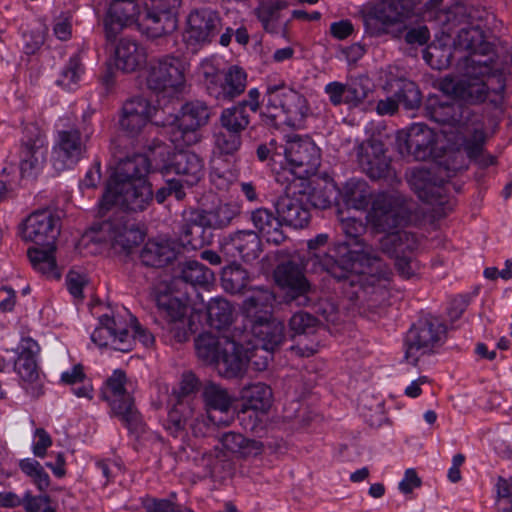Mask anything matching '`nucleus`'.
Wrapping results in <instances>:
<instances>
[{
  "instance_id": "1",
  "label": "nucleus",
  "mask_w": 512,
  "mask_h": 512,
  "mask_svg": "<svg viewBox=\"0 0 512 512\" xmlns=\"http://www.w3.org/2000/svg\"><path fill=\"white\" fill-rule=\"evenodd\" d=\"M345 241L333 245L330 253L315 252L314 265L319 266L344 286L353 289L351 299L366 302L369 308L382 304L388 295V285L393 275L390 267L378 252L361 239L365 224L355 217L341 219Z\"/></svg>"
},
{
  "instance_id": "4",
  "label": "nucleus",
  "mask_w": 512,
  "mask_h": 512,
  "mask_svg": "<svg viewBox=\"0 0 512 512\" xmlns=\"http://www.w3.org/2000/svg\"><path fill=\"white\" fill-rule=\"evenodd\" d=\"M150 167L143 154L119 160L100 201L101 211H108L113 205L130 212L145 210L153 199L152 187L146 179Z\"/></svg>"
},
{
  "instance_id": "27",
  "label": "nucleus",
  "mask_w": 512,
  "mask_h": 512,
  "mask_svg": "<svg viewBox=\"0 0 512 512\" xmlns=\"http://www.w3.org/2000/svg\"><path fill=\"white\" fill-rule=\"evenodd\" d=\"M95 239L109 243L113 248L128 251L143 240V233L134 225H128L123 217H115L95 225Z\"/></svg>"
},
{
  "instance_id": "53",
  "label": "nucleus",
  "mask_w": 512,
  "mask_h": 512,
  "mask_svg": "<svg viewBox=\"0 0 512 512\" xmlns=\"http://www.w3.org/2000/svg\"><path fill=\"white\" fill-rule=\"evenodd\" d=\"M399 104L407 110H413L421 104V92L417 85L409 80H401L398 86V90L395 93Z\"/></svg>"
},
{
  "instance_id": "49",
  "label": "nucleus",
  "mask_w": 512,
  "mask_h": 512,
  "mask_svg": "<svg viewBox=\"0 0 512 512\" xmlns=\"http://www.w3.org/2000/svg\"><path fill=\"white\" fill-rule=\"evenodd\" d=\"M181 279L192 286L207 287L214 280V273L198 261H187L181 270Z\"/></svg>"
},
{
  "instance_id": "11",
  "label": "nucleus",
  "mask_w": 512,
  "mask_h": 512,
  "mask_svg": "<svg viewBox=\"0 0 512 512\" xmlns=\"http://www.w3.org/2000/svg\"><path fill=\"white\" fill-rule=\"evenodd\" d=\"M211 111L201 100L182 105L172 122L164 126L165 133L175 147L191 146L201 140V128L209 122Z\"/></svg>"
},
{
  "instance_id": "59",
  "label": "nucleus",
  "mask_w": 512,
  "mask_h": 512,
  "mask_svg": "<svg viewBox=\"0 0 512 512\" xmlns=\"http://www.w3.org/2000/svg\"><path fill=\"white\" fill-rule=\"evenodd\" d=\"M20 171L22 177L32 173V139L23 140L20 149Z\"/></svg>"
},
{
  "instance_id": "47",
  "label": "nucleus",
  "mask_w": 512,
  "mask_h": 512,
  "mask_svg": "<svg viewBox=\"0 0 512 512\" xmlns=\"http://www.w3.org/2000/svg\"><path fill=\"white\" fill-rule=\"evenodd\" d=\"M425 62L433 69L442 70L452 64L453 53L449 44L433 42L423 52Z\"/></svg>"
},
{
  "instance_id": "7",
  "label": "nucleus",
  "mask_w": 512,
  "mask_h": 512,
  "mask_svg": "<svg viewBox=\"0 0 512 512\" xmlns=\"http://www.w3.org/2000/svg\"><path fill=\"white\" fill-rule=\"evenodd\" d=\"M60 219L49 210L34 212V271L49 280H59L61 268L56 261Z\"/></svg>"
},
{
  "instance_id": "12",
  "label": "nucleus",
  "mask_w": 512,
  "mask_h": 512,
  "mask_svg": "<svg viewBox=\"0 0 512 512\" xmlns=\"http://www.w3.org/2000/svg\"><path fill=\"white\" fill-rule=\"evenodd\" d=\"M187 65L183 59L171 54L150 63L146 77L147 87L164 96L174 97L186 88Z\"/></svg>"
},
{
  "instance_id": "42",
  "label": "nucleus",
  "mask_w": 512,
  "mask_h": 512,
  "mask_svg": "<svg viewBox=\"0 0 512 512\" xmlns=\"http://www.w3.org/2000/svg\"><path fill=\"white\" fill-rule=\"evenodd\" d=\"M250 116L251 112L247 110V105L238 103L221 112V126L227 131L241 134L250 124Z\"/></svg>"
},
{
  "instance_id": "6",
  "label": "nucleus",
  "mask_w": 512,
  "mask_h": 512,
  "mask_svg": "<svg viewBox=\"0 0 512 512\" xmlns=\"http://www.w3.org/2000/svg\"><path fill=\"white\" fill-rule=\"evenodd\" d=\"M275 296L269 289H254L243 302V311L252 322L253 344L274 351L284 340V324L270 319Z\"/></svg>"
},
{
  "instance_id": "64",
  "label": "nucleus",
  "mask_w": 512,
  "mask_h": 512,
  "mask_svg": "<svg viewBox=\"0 0 512 512\" xmlns=\"http://www.w3.org/2000/svg\"><path fill=\"white\" fill-rule=\"evenodd\" d=\"M141 504L146 512H170L173 507L172 502L164 498L145 496L141 498Z\"/></svg>"
},
{
  "instance_id": "30",
  "label": "nucleus",
  "mask_w": 512,
  "mask_h": 512,
  "mask_svg": "<svg viewBox=\"0 0 512 512\" xmlns=\"http://www.w3.org/2000/svg\"><path fill=\"white\" fill-rule=\"evenodd\" d=\"M146 48L131 38H121L114 47L113 61L115 69L124 73H133L142 69L147 62Z\"/></svg>"
},
{
  "instance_id": "14",
  "label": "nucleus",
  "mask_w": 512,
  "mask_h": 512,
  "mask_svg": "<svg viewBox=\"0 0 512 512\" xmlns=\"http://www.w3.org/2000/svg\"><path fill=\"white\" fill-rule=\"evenodd\" d=\"M265 98L267 112L272 118L284 115V122L294 125L295 121L302 120L306 115L305 98L282 79L273 76L267 78Z\"/></svg>"
},
{
  "instance_id": "36",
  "label": "nucleus",
  "mask_w": 512,
  "mask_h": 512,
  "mask_svg": "<svg viewBox=\"0 0 512 512\" xmlns=\"http://www.w3.org/2000/svg\"><path fill=\"white\" fill-rule=\"evenodd\" d=\"M178 250L174 242L165 239L148 240L140 253L142 263L150 267H164L177 256Z\"/></svg>"
},
{
  "instance_id": "40",
  "label": "nucleus",
  "mask_w": 512,
  "mask_h": 512,
  "mask_svg": "<svg viewBox=\"0 0 512 512\" xmlns=\"http://www.w3.org/2000/svg\"><path fill=\"white\" fill-rule=\"evenodd\" d=\"M341 193L346 205L355 210L367 209L373 194L368 183L357 178L348 180Z\"/></svg>"
},
{
  "instance_id": "24",
  "label": "nucleus",
  "mask_w": 512,
  "mask_h": 512,
  "mask_svg": "<svg viewBox=\"0 0 512 512\" xmlns=\"http://www.w3.org/2000/svg\"><path fill=\"white\" fill-rule=\"evenodd\" d=\"M274 279L284 291L288 302H296L299 306L309 304L308 294L312 287L306 278L305 267L300 260L290 259L278 264L274 270Z\"/></svg>"
},
{
  "instance_id": "34",
  "label": "nucleus",
  "mask_w": 512,
  "mask_h": 512,
  "mask_svg": "<svg viewBox=\"0 0 512 512\" xmlns=\"http://www.w3.org/2000/svg\"><path fill=\"white\" fill-rule=\"evenodd\" d=\"M366 33L380 36L386 33L387 27L401 22L404 17L381 2L379 5L365 6L361 11Z\"/></svg>"
},
{
  "instance_id": "19",
  "label": "nucleus",
  "mask_w": 512,
  "mask_h": 512,
  "mask_svg": "<svg viewBox=\"0 0 512 512\" xmlns=\"http://www.w3.org/2000/svg\"><path fill=\"white\" fill-rule=\"evenodd\" d=\"M157 323L163 330L181 343L188 339L192 325L187 319L189 310L188 298H181L171 292L156 296Z\"/></svg>"
},
{
  "instance_id": "21",
  "label": "nucleus",
  "mask_w": 512,
  "mask_h": 512,
  "mask_svg": "<svg viewBox=\"0 0 512 512\" xmlns=\"http://www.w3.org/2000/svg\"><path fill=\"white\" fill-rule=\"evenodd\" d=\"M202 398L208 421L200 422L198 418L195 419L191 428L196 436L206 434L208 422L214 425H229L232 419L230 411L235 400L225 387L213 382L204 385Z\"/></svg>"
},
{
  "instance_id": "13",
  "label": "nucleus",
  "mask_w": 512,
  "mask_h": 512,
  "mask_svg": "<svg viewBox=\"0 0 512 512\" xmlns=\"http://www.w3.org/2000/svg\"><path fill=\"white\" fill-rule=\"evenodd\" d=\"M126 374L122 370H114L105 381L101 396L111 407L113 413L118 416L129 431L140 433L144 424L140 413L134 405V400L126 388Z\"/></svg>"
},
{
  "instance_id": "22",
  "label": "nucleus",
  "mask_w": 512,
  "mask_h": 512,
  "mask_svg": "<svg viewBox=\"0 0 512 512\" xmlns=\"http://www.w3.org/2000/svg\"><path fill=\"white\" fill-rule=\"evenodd\" d=\"M439 135L426 124L413 123L396 135V149L404 158L425 161L437 156Z\"/></svg>"
},
{
  "instance_id": "39",
  "label": "nucleus",
  "mask_w": 512,
  "mask_h": 512,
  "mask_svg": "<svg viewBox=\"0 0 512 512\" xmlns=\"http://www.w3.org/2000/svg\"><path fill=\"white\" fill-rule=\"evenodd\" d=\"M60 382L63 385L70 386L71 393L78 398L92 400L94 397L92 382L87 377L84 367L81 364H76L62 372Z\"/></svg>"
},
{
  "instance_id": "33",
  "label": "nucleus",
  "mask_w": 512,
  "mask_h": 512,
  "mask_svg": "<svg viewBox=\"0 0 512 512\" xmlns=\"http://www.w3.org/2000/svg\"><path fill=\"white\" fill-rule=\"evenodd\" d=\"M290 329L297 335L310 336L316 331L318 326V319L307 312H297L292 315L289 321ZM313 339L310 343H307L305 339H300L296 346L292 347L298 355L303 357H309L318 352L320 346V340L318 335H312Z\"/></svg>"
},
{
  "instance_id": "16",
  "label": "nucleus",
  "mask_w": 512,
  "mask_h": 512,
  "mask_svg": "<svg viewBox=\"0 0 512 512\" xmlns=\"http://www.w3.org/2000/svg\"><path fill=\"white\" fill-rule=\"evenodd\" d=\"M180 0H147L138 16L137 29L147 38L155 39L177 28Z\"/></svg>"
},
{
  "instance_id": "57",
  "label": "nucleus",
  "mask_w": 512,
  "mask_h": 512,
  "mask_svg": "<svg viewBox=\"0 0 512 512\" xmlns=\"http://www.w3.org/2000/svg\"><path fill=\"white\" fill-rule=\"evenodd\" d=\"M220 59L217 57H209L202 60L199 66V74L203 76L207 92L209 93V85L216 84L219 80L220 74Z\"/></svg>"
},
{
  "instance_id": "56",
  "label": "nucleus",
  "mask_w": 512,
  "mask_h": 512,
  "mask_svg": "<svg viewBox=\"0 0 512 512\" xmlns=\"http://www.w3.org/2000/svg\"><path fill=\"white\" fill-rule=\"evenodd\" d=\"M215 144L222 153L233 154L241 146V134L224 129L215 135Z\"/></svg>"
},
{
  "instance_id": "51",
  "label": "nucleus",
  "mask_w": 512,
  "mask_h": 512,
  "mask_svg": "<svg viewBox=\"0 0 512 512\" xmlns=\"http://www.w3.org/2000/svg\"><path fill=\"white\" fill-rule=\"evenodd\" d=\"M223 288L230 293H240L248 283V272L239 264L225 267L221 274Z\"/></svg>"
},
{
  "instance_id": "26",
  "label": "nucleus",
  "mask_w": 512,
  "mask_h": 512,
  "mask_svg": "<svg viewBox=\"0 0 512 512\" xmlns=\"http://www.w3.org/2000/svg\"><path fill=\"white\" fill-rule=\"evenodd\" d=\"M91 340L98 347H110L121 352H128L133 347V338L120 318L107 314L99 318V325L91 334Z\"/></svg>"
},
{
  "instance_id": "50",
  "label": "nucleus",
  "mask_w": 512,
  "mask_h": 512,
  "mask_svg": "<svg viewBox=\"0 0 512 512\" xmlns=\"http://www.w3.org/2000/svg\"><path fill=\"white\" fill-rule=\"evenodd\" d=\"M32 344L30 338H23L19 345V355L14 363V369L26 384H22L23 388L29 390L32 386Z\"/></svg>"
},
{
  "instance_id": "46",
  "label": "nucleus",
  "mask_w": 512,
  "mask_h": 512,
  "mask_svg": "<svg viewBox=\"0 0 512 512\" xmlns=\"http://www.w3.org/2000/svg\"><path fill=\"white\" fill-rule=\"evenodd\" d=\"M272 352L273 351L260 347L258 344H252L251 347H247L244 350L242 344L238 343L237 355L245 359L243 372L239 376L245 372L248 364L256 371L265 370L272 359Z\"/></svg>"
},
{
  "instance_id": "29",
  "label": "nucleus",
  "mask_w": 512,
  "mask_h": 512,
  "mask_svg": "<svg viewBox=\"0 0 512 512\" xmlns=\"http://www.w3.org/2000/svg\"><path fill=\"white\" fill-rule=\"evenodd\" d=\"M358 163L361 170L371 179H386L395 176L381 141L371 140L362 144L358 152Z\"/></svg>"
},
{
  "instance_id": "17",
  "label": "nucleus",
  "mask_w": 512,
  "mask_h": 512,
  "mask_svg": "<svg viewBox=\"0 0 512 512\" xmlns=\"http://www.w3.org/2000/svg\"><path fill=\"white\" fill-rule=\"evenodd\" d=\"M221 28L222 20L216 10L209 7L194 8L186 18L183 42L189 51L197 53L214 41Z\"/></svg>"
},
{
  "instance_id": "15",
  "label": "nucleus",
  "mask_w": 512,
  "mask_h": 512,
  "mask_svg": "<svg viewBox=\"0 0 512 512\" xmlns=\"http://www.w3.org/2000/svg\"><path fill=\"white\" fill-rule=\"evenodd\" d=\"M240 410L238 418L246 431L263 429V421L272 403L273 392L269 385L255 382L244 385L239 391Z\"/></svg>"
},
{
  "instance_id": "32",
  "label": "nucleus",
  "mask_w": 512,
  "mask_h": 512,
  "mask_svg": "<svg viewBox=\"0 0 512 512\" xmlns=\"http://www.w3.org/2000/svg\"><path fill=\"white\" fill-rule=\"evenodd\" d=\"M155 112L156 107L147 99L143 97L132 98L126 101L123 106L120 126L129 134L135 135L146 126Z\"/></svg>"
},
{
  "instance_id": "61",
  "label": "nucleus",
  "mask_w": 512,
  "mask_h": 512,
  "mask_svg": "<svg viewBox=\"0 0 512 512\" xmlns=\"http://www.w3.org/2000/svg\"><path fill=\"white\" fill-rule=\"evenodd\" d=\"M470 303L469 295H457L453 297L448 305L447 313L451 320L459 319Z\"/></svg>"
},
{
  "instance_id": "38",
  "label": "nucleus",
  "mask_w": 512,
  "mask_h": 512,
  "mask_svg": "<svg viewBox=\"0 0 512 512\" xmlns=\"http://www.w3.org/2000/svg\"><path fill=\"white\" fill-rule=\"evenodd\" d=\"M226 245H230L245 262L256 260L262 252L260 236L252 230L237 231Z\"/></svg>"
},
{
  "instance_id": "20",
  "label": "nucleus",
  "mask_w": 512,
  "mask_h": 512,
  "mask_svg": "<svg viewBox=\"0 0 512 512\" xmlns=\"http://www.w3.org/2000/svg\"><path fill=\"white\" fill-rule=\"evenodd\" d=\"M241 207L237 203H219L216 207L203 210L200 214V224L186 225L183 230V243L191 249L202 248L207 240L204 237V227L223 229L229 226L240 214Z\"/></svg>"
},
{
  "instance_id": "60",
  "label": "nucleus",
  "mask_w": 512,
  "mask_h": 512,
  "mask_svg": "<svg viewBox=\"0 0 512 512\" xmlns=\"http://www.w3.org/2000/svg\"><path fill=\"white\" fill-rule=\"evenodd\" d=\"M52 443L51 436L44 429L37 428L34 430V456L44 457Z\"/></svg>"
},
{
  "instance_id": "44",
  "label": "nucleus",
  "mask_w": 512,
  "mask_h": 512,
  "mask_svg": "<svg viewBox=\"0 0 512 512\" xmlns=\"http://www.w3.org/2000/svg\"><path fill=\"white\" fill-rule=\"evenodd\" d=\"M83 53L84 51L80 50L69 58L57 80L58 85L68 91H74L84 75Z\"/></svg>"
},
{
  "instance_id": "9",
  "label": "nucleus",
  "mask_w": 512,
  "mask_h": 512,
  "mask_svg": "<svg viewBox=\"0 0 512 512\" xmlns=\"http://www.w3.org/2000/svg\"><path fill=\"white\" fill-rule=\"evenodd\" d=\"M237 344L227 336L211 333L200 334L195 339L198 358L206 364L214 365L218 373L226 378L238 377L243 372L245 359L237 355Z\"/></svg>"
},
{
  "instance_id": "58",
  "label": "nucleus",
  "mask_w": 512,
  "mask_h": 512,
  "mask_svg": "<svg viewBox=\"0 0 512 512\" xmlns=\"http://www.w3.org/2000/svg\"><path fill=\"white\" fill-rule=\"evenodd\" d=\"M171 195H173L177 200H182L186 196L183 183L176 180V178L167 179L165 186L156 191L155 198L158 203H163L166 198Z\"/></svg>"
},
{
  "instance_id": "63",
  "label": "nucleus",
  "mask_w": 512,
  "mask_h": 512,
  "mask_svg": "<svg viewBox=\"0 0 512 512\" xmlns=\"http://www.w3.org/2000/svg\"><path fill=\"white\" fill-rule=\"evenodd\" d=\"M345 85L338 81H332L325 85L324 92L333 106L345 103Z\"/></svg>"
},
{
  "instance_id": "10",
  "label": "nucleus",
  "mask_w": 512,
  "mask_h": 512,
  "mask_svg": "<svg viewBox=\"0 0 512 512\" xmlns=\"http://www.w3.org/2000/svg\"><path fill=\"white\" fill-rule=\"evenodd\" d=\"M283 186L285 195L281 196L276 203V212L282 222V225L293 228H303L310 220V211L305 205V201L310 202L317 208H328L336 198V192L330 191L329 194L321 191H314L310 197L305 192L306 185L303 189L297 190V183L280 184Z\"/></svg>"
},
{
  "instance_id": "62",
  "label": "nucleus",
  "mask_w": 512,
  "mask_h": 512,
  "mask_svg": "<svg viewBox=\"0 0 512 512\" xmlns=\"http://www.w3.org/2000/svg\"><path fill=\"white\" fill-rule=\"evenodd\" d=\"M131 328L133 331V343L137 340L143 346L150 347L154 344L155 338L153 334L145 327H143L136 318L131 319Z\"/></svg>"
},
{
  "instance_id": "23",
  "label": "nucleus",
  "mask_w": 512,
  "mask_h": 512,
  "mask_svg": "<svg viewBox=\"0 0 512 512\" xmlns=\"http://www.w3.org/2000/svg\"><path fill=\"white\" fill-rule=\"evenodd\" d=\"M489 134L483 123L464 125L457 129L451 144L458 152H463L466 157L475 162L481 168H487L496 164V157L486 152V144Z\"/></svg>"
},
{
  "instance_id": "48",
  "label": "nucleus",
  "mask_w": 512,
  "mask_h": 512,
  "mask_svg": "<svg viewBox=\"0 0 512 512\" xmlns=\"http://www.w3.org/2000/svg\"><path fill=\"white\" fill-rule=\"evenodd\" d=\"M207 319L212 328L221 330L232 321V307L223 298H214L207 305Z\"/></svg>"
},
{
  "instance_id": "43",
  "label": "nucleus",
  "mask_w": 512,
  "mask_h": 512,
  "mask_svg": "<svg viewBox=\"0 0 512 512\" xmlns=\"http://www.w3.org/2000/svg\"><path fill=\"white\" fill-rule=\"evenodd\" d=\"M194 415V409L190 402L180 398L169 410L164 428L174 437L178 436L190 418Z\"/></svg>"
},
{
  "instance_id": "25",
  "label": "nucleus",
  "mask_w": 512,
  "mask_h": 512,
  "mask_svg": "<svg viewBox=\"0 0 512 512\" xmlns=\"http://www.w3.org/2000/svg\"><path fill=\"white\" fill-rule=\"evenodd\" d=\"M161 172L164 176L177 175L176 180L181 181L184 188L192 187L204 176V162L192 151L178 150L168 157Z\"/></svg>"
},
{
  "instance_id": "28",
  "label": "nucleus",
  "mask_w": 512,
  "mask_h": 512,
  "mask_svg": "<svg viewBox=\"0 0 512 512\" xmlns=\"http://www.w3.org/2000/svg\"><path fill=\"white\" fill-rule=\"evenodd\" d=\"M141 9L137 0H113L104 18L106 39L113 41L124 28L136 26Z\"/></svg>"
},
{
  "instance_id": "5",
  "label": "nucleus",
  "mask_w": 512,
  "mask_h": 512,
  "mask_svg": "<svg viewBox=\"0 0 512 512\" xmlns=\"http://www.w3.org/2000/svg\"><path fill=\"white\" fill-rule=\"evenodd\" d=\"M282 148L284 160L280 167H273L275 181L279 184L299 183L300 187L307 184V179L315 175L321 164V151L308 136L292 134L287 136Z\"/></svg>"
},
{
  "instance_id": "35",
  "label": "nucleus",
  "mask_w": 512,
  "mask_h": 512,
  "mask_svg": "<svg viewBox=\"0 0 512 512\" xmlns=\"http://www.w3.org/2000/svg\"><path fill=\"white\" fill-rule=\"evenodd\" d=\"M426 116L436 123L455 125L461 121L460 106L448 95H430L425 105Z\"/></svg>"
},
{
  "instance_id": "55",
  "label": "nucleus",
  "mask_w": 512,
  "mask_h": 512,
  "mask_svg": "<svg viewBox=\"0 0 512 512\" xmlns=\"http://www.w3.org/2000/svg\"><path fill=\"white\" fill-rule=\"evenodd\" d=\"M369 89L361 81H352L345 85V103L350 108L360 106L368 96Z\"/></svg>"
},
{
  "instance_id": "45",
  "label": "nucleus",
  "mask_w": 512,
  "mask_h": 512,
  "mask_svg": "<svg viewBox=\"0 0 512 512\" xmlns=\"http://www.w3.org/2000/svg\"><path fill=\"white\" fill-rule=\"evenodd\" d=\"M284 3L281 1L265 2L256 9V15L264 30L271 34L279 33L281 29V10Z\"/></svg>"
},
{
  "instance_id": "8",
  "label": "nucleus",
  "mask_w": 512,
  "mask_h": 512,
  "mask_svg": "<svg viewBox=\"0 0 512 512\" xmlns=\"http://www.w3.org/2000/svg\"><path fill=\"white\" fill-rule=\"evenodd\" d=\"M90 116V113L83 114L82 132L70 117L59 119L57 125L58 138L53 147L52 156V164L55 170L71 169L85 157L86 141L93 133V128L86 123Z\"/></svg>"
},
{
  "instance_id": "52",
  "label": "nucleus",
  "mask_w": 512,
  "mask_h": 512,
  "mask_svg": "<svg viewBox=\"0 0 512 512\" xmlns=\"http://www.w3.org/2000/svg\"><path fill=\"white\" fill-rule=\"evenodd\" d=\"M409 183L420 199L430 203L433 202V194L436 187L431 183V174L427 169H413Z\"/></svg>"
},
{
  "instance_id": "54",
  "label": "nucleus",
  "mask_w": 512,
  "mask_h": 512,
  "mask_svg": "<svg viewBox=\"0 0 512 512\" xmlns=\"http://www.w3.org/2000/svg\"><path fill=\"white\" fill-rule=\"evenodd\" d=\"M496 508L512 507V477H498L494 484Z\"/></svg>"
},
{
  "instance_id": "2",
  "label": "nucleus",
  "mask_w": 512,
  "mask_h": 512,
  "mask_svg": "<svg viewBox=\"0 0 512 512\" xmlns=\"http://www.w3.org/2000/svg\"><path fill=\"white\" fill-rule=\"evenodd\" d=\"M445 16L444 32L451 35L453 28L460 25L454 40L455 51H467L459 63L463 78L454 83L445 79L442 88L446 93L468 104H480L493 92L501 101L505 89V79L494 68V52L491 43L486 41L480 24H473L467 7L460 0L443 13Z\"/></svg>"
},
{
  "instance_id": "3",
  "label": "nucleus",
  "mask_w": 512,
  "mask_h": 512,
  "mask_svg": "<svg viewBox=\"0 0 512 512\" xmlns=\"http://www.w3.org/2000/svg\"><path fill=\"white\" fill-rule=\"evenodd\" d=\"M368 220L377 231L386 232L380 239V249L395 260L398 274L404 279L415 276L419 269V264L412 255L418 247L416 236L407 231H392L404 221L399 199L392 195L379 194L372 202Z\"/></svg>"
},
{
  "instance_id": "41",
  "label": "nucleus",
  "mask_w": 512,
  "mask_h": 512,
  "mask_svg": "<svg viewBox=\"0 0 512 512\" xmlns=\"http://www.w3.org/2000/svg\"><path fill=\"white\" fill-rule=\"evenodd\" d=\"M221 443L227 451L241 457L256 456L262 450L261 442L247 439L235 432L224 433L221 437Z\"/></svg>"
},
{
  "instance_id": "18",
  "label": "nucleus",
  "mask_w": 512,
  "mask_h": 512,
  "mask_svg": "<svg viewBox=\"0 0 512 512\" xmlns=\"http://www.w3.org/2000/svg\"><path fill=\"white\" fill-rule=\"evenodd\" d=\"M446 332L445 324L436 317L419 320L407 334L406 360L416 365L421 356L433 353L444 343Z\"/></svg>"
},
{
  "instance_id": "31",
  "label": "nucleus",
  "mask_w": 512,
  "mask_h": 512,
  "mask_svg": "<svg viewBox=\"0 0 512 512\" xmlns=\"http://www.w3.org/2000/svg\"><path fill=\"white\" fill-rule=\"evenodd\" d=\"M246 84L247 74L244 69L232 65L219 77L216 84L209 85V95L219 101H232L244 92Z\"/></svg>"
},
{
  "instance_id": "37",
  "label": "nucleus",
  "mask_w": 512,
  "mask_h": 512,
  "mask_svg": "<svg viewBox=\"0 0 512 512\" xmlns=\"http://www.w3.org/2000/svg\"><path fill=\"white\" fill-rule=\"evenodd\" d=\"M250 220L268 243L280 244L285 240L282 222L273 211L267 208H258L251 212Z\"/></svg>"
}]
</instances>
